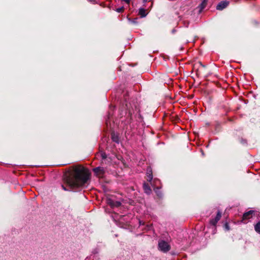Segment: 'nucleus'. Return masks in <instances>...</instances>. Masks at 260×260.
I'll list each match as a JSON object with an SVG mask.
<instances>
[{
    "mask_svg": "<svg viewBox=\"0 0 260 260\" xmlns=\"http://www.w3.org/2000/svg\"><path fill=\"white\" fill-rule=\"evenodd\" d=\"M91 173L87 168L81 165H76L70 167L63 175L64 183L61 185L65 191L77 192L86 188L90 183Z\"/></svg>",
    "mask_w": 260,
    "mask_h": 260,
    "instance_id": "1",
    "label": "nucleus"
},
{
    "mask_svg": "<svg viewBox=\"0 0 260 260\" xmlns=\"http://www.w3.org/2000/svg\"><path fill=\"white\" fill-rule=\"evenodd\" d=\"M123 96L125 99V109L126 110V113H128V117L129 118L130 120L132 121L133 120V114L134 113V110L133 108H131V104L130 103H128L127 102V100L129 96V92L126 91V92L124 93L123 94Z\"/></svg>",
    "mask_w": 260,
    "mask_h": 260,
    "instance_id": "2",
    "label": "nucleus"
},
{
    "mask_svg": "<svg viewBox=\"0 0 260 260\" xmlns=\"http://www.w3.org/2000/svg\"><path fill=\"white\" fill-rule=\"evenodd\" d=\"M158 247L164 252H167L171 249L170 245L165 240H161L159 242Z\"/></svg>",
    "mask_w": 260,
    "mask_h": 260,
    "instance_id": "3",
    "label": "nucleus"
},
{
    "mask_svg": "<svg viewBox=\"0 0 260 260\" xmlns=\"http://www.w3.org/2000/svg\"><path fill=\"white\" fill-rule=\"evenodd\" d=\"M254 212V210H251L244 213L242 217L241 221L244 223H246V220L252 217V215Z\"/></svg>",
    "mask_w": 260,
    "mask_h": 260,
    "instance_id": "4",
    "label": "nucleus"
},
{
    "mask_svg": "<svg viewBox=\"0 0 260 260\" xmlns=\"http://www.w3.org/2000/svg\"><path fill=\"white\" fill-rule=\"evenodd\" d=\"M93 172L96 175L98 176H103L105 174L104 169L102 167H96L93 170Z\"/></svg>",
    "mask_w": 260,
    "mask_h": 260,
    "instance_id": "5",
    "label": "nucleus"
},
{
    "mask_svg": "<svg viewBox=\"0 0 260 260\" xmlns=\"http://www.w3.org/2000/svg\"><path fill=\"white\" fill-rule=\"evenodd\" d=\"M229 5V2L223 1L219 3L216 6V9L218 10H222L226 8Z\"/></svg>",
    "mask_w": 260,
    "mask_h": 260,
    "instance_id": "6",
    "label": "nucleus"
},
{
    "mask_svg": "<svg viewBox=\"0 0 260 260\" xmlns=\"http://www.w3.org/2000/svg\"><path fill=\"white\" fill-rule=\"evenodd\" d=\"M205 67L206 66H201V68H200L196 69V67L193 66L192 71V72L195 71L196 73V75L198 77H199L201 75L202 73V70L205 68Z\"/></svg>",
    "mask_w": 260,
    "mask_h": 260,
    "instance_id": "7",
    "label": "nucleus"
},
{
    "mask_svg": "<svg viewBox=\"0 0 260 260\" xmlns=\"http://www.w3.org/2000/svg\"><path fill=\"white\" fill-rule=\"evenodd\" d=\"M108 204L111 207H120L121 206V203L118 201H113L110 200Z\"/></svg>",
    "mask_w": 260,
    "mask_h": 260,
    "instance_id": "8",
    "label": "nucleus"
},
{
    "mask_svg": "<svg viewBox=\"0 0 260 260\" xmlns=\"http://www.w3.org/2000/svg\"><path fill=\"white\" fill-rule=\"evenodd\" d=\"M143 189L144 192L148 194H150V192H151L150 187L148 183H144L143 184Z\"/></svg>",
    "mask_w": 260,
    "mask_h": 260,
    "instance_id": "9",
    "label": "nucleus"
},
{
    "mask_svg": "<svg viewBox=\"0 0 260 260\" xmlns=\"http://www.w3.org/2000/svg\"><path fill=\"white\" fill-rule=\"evenodd\" d=\"M147 178L146 180L150 182L152 179V173L150 169H147Z\"/></svg>",
    "mask_w": 260,
    "mask_h": 260,
    "instance_id": "10",
    "label": "nucleus"
},
{
    "mask_svg": "<svg viewBox=\"0 0 260 260\" xmlns=\"http://www.w3.org/2000/svg\"><path fill=\"white\" fill-rule=\"evenodd\" d=\"M139 14L141 17H144L147 14V13L146 12V10L144 8H141L139 9Z\"/></svg>",
    "mask_w": 260,
    "mask_h": 260,
    "instance_id": "11",
    "label": "nucleus"
},
{
    "mask_svg": "<svg viewBox=\"0 0 260 260\" xmlns=\"http://www.w3.org/2000/svg\"><path fill=\"white\" fill-rule=\"evenodd\" d=\"M111 139L114 142L118 143L119 142L118 136L113 133L111 134Z\"/></svg>",
    "mask_w": 260,
    "mask_h": 260,
    "instance_id": "12",
    "label": "nucleus"
},
{
    "mask_svg": "<svg viewBox=\"0 0 260 260\" xmlns=\"http://www.w3.org/2000/svg\"><path fill=\"white\" fill-rule=\"evenodd\" d=\"M219 221V220H217L216 218H213V219H211L210 220V224L213 225V226H215L216 224H217V222H218Z\"/></svg>",
    "mask_w": 260,
    "mask_h": 260,
    "instance_id": "13",
    "label": "nucleus"
},
{
    "mask_svg": "<svg viewBox=\"0 0 260 260\" xmlns=\"http://www.w3.org/2000/svg\"><path fill=\"white\" fill-rule=\"evenodd\" d=\"M254 229L257 233H260V221L255 225Z\"/></svg>",
    "mask_w": 260,
    "mask_h": 260,
    "instance_id": "14",
    "label": "nucleus"
},
{
    "mask_svg": "<svg viewBox=\"0 0 260 260\" xmlns=\"http://www.w3.org/2000/svg\"><path fill=\"white\" fill-rule=\"evenodd\" d=\"M221 214H222L220 211L218 210L217 211V214H216V216L215 217V218H216V219L219 221V220L221 219Z\"/></svg>",
    "mask_w": 260,
    "mask_h": 260,
    "instance_id": "15",
    "label": "nucleus"
},
{
    "mask_svg": "<svg viewBox=\"0 0 260 260\" xmlns=\"http://www.w3.org/2000/svg\"><path fill=\"white\" fill-rule=\"evenodd\" d=\"M239 141L243 145H246V144H247V141L245 139H243L242 138H239Z\"/></svg>",
    "mask_w": 260,
    "mask_h": 260,
    "instance_id": "16",
    "label": "nucleus"
},
{
    "mask_svg": "<svg viewBox=\"0 0 260 260\" xmlns=\"http://www.w3.org/2000/svg\"><path fill=\"white\" fill-rule=\"evenodd\" d=\"M207 1V0H204L202 4H201V9H204L206 7Z\"/></svg>",
    "mask_w": 260,
    "mask_h": 260,
    "instance_id": "17",
    "label": "nucleus"
},
{
    "mask_svg": "<svg viewBox=\"0 0 260 260\" xmlns=\"http://www.w3.org/2000/svg\"><path fill=\"white\" fill-rule=\"evenodd\" d=\"M156 193H157V196L159 198H162V193L159 190H156L155 191Z\"/></svg>",
    "mask_w": 260,
    "mask_h": 260,
    "instance_id": "18",
    "label": "nucleus"
},
{
    "mask_svg": "<svg viewBox=\"0 0 260 260\" xmlns=\"http://www.w3.org/2000/svg\"><path fill=\"white\" fill-rule=\"evenodd\" d=\"M123 10H124V8L123 7H121L120 8H117L116 9V11L118 13H121V12H123Z\"/></svg>",
    "mask_w": 260,
    "mask_h": 260,
    "instance_id": "19",
    "label": "nucleus"
},
{
    "mask_svg": "<svg viewBox=\"0 0 260 260\" xmlns=\"http://www.w3.org/2000/svg\"><path fill=\"white\" fill-rule=\"evenodd\" d=\"M102 159H105L107 158V154L105 152L102 153L101 154Z\"/></svg>",
    "mask_w": 260,
    "mask_h": 260,
    "instance_id": "20",
    "label": "nucleus"
},
{
    "mask_svg": "<svg viewBox=\"0 0 260 260\" xmlns=\"http://www.w3.org/2000/svg\"><path fill=\"white\" fill-rule=\"evenodd\" d=\"M225 228L228 231L230 230V227H229V224L228 223H226L225 224Z\"/></svg>",
    "mask_w": 260,
    "mask_h": 260,
    "instance_id": "21",
    "label": "nucleus"
},
{
    "mask_svg": "<svg viewBox=\"0 0 260 260\" xmlns=\"http://www.w3.org/2000/svg\"><path fill=\"white\" fill-rule=\"evenodd\" d=\"M124 2H125L126 4H129L130 3L131 0H122Z\"/></svg>",
    "mask_w": 260,
    "mask_h": 260,
    "instance_id": "22",
    "label": "nucleus"
},
{
    "mask_svg": "<svg viewBox=\"0 0 260 260\" xmlns=\"http://www.w3.org/2000/svg\"><path fill=\"white\" fill-rule=\"evenodd\" d=\"M118 71H121L120 67L118 68Z\"/></svg>",
    "mask_w": 260,
    "mask_h": 260,
    "instance_id": "23",
    "label": "nucleus"
},
{
    "mask_svg": "<svg viewBox=\"0 0 260 260\" xmlns=\"http://www.w3.org/2000/svg\"><path fill=\"white\" fill-rule=\"evenodd\" d=\"M144 2H146L148 0H143Z\"/></svg>",
    "mask_w": 260,
    "mask_h": 260,
    "instance_id": "24",
    "label": "nucleus"
}]
</instances>
